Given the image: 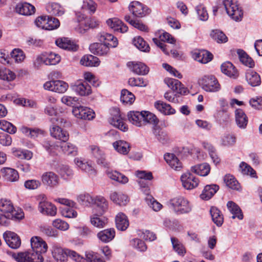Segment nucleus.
<instances>
[{"mask_svg":"<svg viewBox=\"0 0 262 262\" xmlns=\"http://www.w3.org/2000/svg\"><path fill=\"white\" fill-rule=\"evenodd\" d=\"M223 4L227 13L236 21H241L243 18V12L237 2L234 0H224Z\"/></svg>","mask_w":262,"mask_h":262,"instance_id":"7ed1b4c3","label":"nucleus"},{"mask_svg":"<svg viewBox=\"0 0 262 262\" xmlns=\"http://www.w3.org/2000/svg\"><path fill=\"white\" fill-rule=\"evenodd\" d=\"M114 148L119 153L127 154L129 150V145L128 143L122 140L116 141L113 143Z\"/></svg>","mask_w":262,"mask_h":262,"instance_id":"864d4df0","label":"nucleus"},{"mask_svg":"<svg viewBox=\"0 0 262 262\" xmlns=\"http://www.w3.org/2000/svg\"><path fill=\"white\" fill-rule=\"evenodd\" d=\"M45 90L51 91L58 93H65L69 88V85L62 80H52L46 82L43 84Z\"/></svg>","mask_w":262,"mask_h":262,"instance_id":"0eeeda50","label":"nucleus"},{"mask_svg":"<svg viewBox=\"0 0 262 262\" xmlns=\"http://www.w3.org/2000/svg\"><path fill=\"white\" fill-rule=\"evenodd\" d=\"M47 10L51 15L60 16L64 13V9L58 3H49L47 6Z\"/></svg>","mask_w":262,"mask_h":262,"instance_id":"4c0bfd02","label":"nucleus"},{"mask_svg":"<svg viewBox=\"0 0 262 262\" xmlns=\"http://www.w3.org/2000/svg\"><path fill=\"white\" fill-rule=\"evenodd\" d=\"M7 244L12 249H17L19 247L21 241L18 236L15 233L11 231L5 232L3 234Z\"/></svg>","mask_w":262,"mask_h":262,"instance_id":"ddd939ff","label":"nucleus"},{"mask_svg":"<svg viewBox=\"0 0 262 262\" xmlns=\"http://www.w3.org/2000/svg\"><path fill=\"white\" fill-rule=\"evenodd\" d=\"M99 62V59L92 55H85L80 60V63L85 67H97Z\"/></svg>","mask_w":262,"mask_h":262,"instance_id":"79ce46f5","label":"nucleus"},{"mask_svg":"<svg viewBox=\"0 0 262 262\" xmlns=\"http://www.w3.org/2000/svg\"><path fill=\"white\" fill-rule=\"evenodd\" d=\"M97 4L93 0H84L81 9L83 12L88 11L90 14H93L96 10Z\"/></svg>","mask_w":262,"mask_h":262,"instance_id":"bf43d9fd","label":"nucleus"},{"mask_svg":"<svg viewBox=\"0 0 262 262\" xmlns=\"http://www.w3.org/2000/svg\"><path fill=\"white\" fill-rule=\"evenodd\" d=\"M212 38L217 43H225L228 41L226 35L221 31L219 30H213L211 33Z\"/></svg>","mask_w":262,"mask_h":262,"instance_id":"680f3d73","label":"nucleus"},{"mask_svg":"<svg viewBox=\"0 0 262 262\" xmlns=\"http://www.w3.org/2000/svg\"><path fill=\"white\" fill-rule=\"evenodd\" d=\"M91 150L92 154L97 159V161L98 164H102L105 167L108 166V164L105 161L103 152L100 150L98 146L92 145L91 146Z\"/></svg>","mask_w":262,"mask_h":262,"instance_id":"c03bdc74","label":"nucleus"},{"mask_svg":"<svg viewBox=\"0 0 262 262\" xmlns=\"http://www.w3.org/2000/svg\"><path fill=\"white\" fill-rule=\"evenodd\" d=\"M128 120L133 124L137 126H141L143 125V119L144 115L143 112H130L127 115Z\"/></svg>","mask_w":262,"mask_h":262,"instance_id":"7c9ffc66","label":"nucleus"},{"mask_svg":"<svg viewBox=\"0 0 262 262\" xmlns=\"http://www.w3.org/2000/svg\"><path fill=\"white\" fill-rule=\"evenodd\" d=\"M41 59L46 65H55L60 62L61 58L59 54L51 52L47 55L46 57Z\"/></svg>","mask_w":262,"mask_h":262,"instance_id":"09e8293b","label":"nucleus"},{"mask_svg":"<svg viewBox=\"0 0 262 262\" xmlns=\"http://www.w3.org/2000/svg\"><path fill=\"white\" fill-rule=\"evenodd\" d=\"M165 83L173 91L180 94H185L187 92V89L177 79L167 78L164 79Z\"/></svg>","mask_w":262,"mask_h":262,"instance_id":"2eb2a0df","label":"nucleus"},{"mask_svg":"<svg viewBox=\"0 0 262 262\" xmlns=\"http://www.w3.org/2000/svg\"><path fill=\"white\" fill-rule=\"evenodd\" d=\"M0 128L9 134H14L17 130L12 123L4 120H0Z\"/></svg>","mask_w":262,"mask_h":262,"instance_id":"0e129e2a","label":"nucleus"},{"mask_svg":"<svg viewBox=\"0 0 262 262\" xmlns=\"http://www.w3.org/2000/svg\"><path fill=\"white\" fill-rule=\"evenodd\" d=\"M210 171V165L206 163L198 164L191 167V171L201 176H207Z\"/></svg>","mask_w":262,"mask_h":262,"instance_id":"72a5a7b5","label":"nucleus"},{"mask_svg":"<svg viewBox=\"0 0 262 262\" xmlns=\"http://www.w3.org/2000/svg\"><path fill=\"white\" fill-rule=\"evenodd\" d=\"M219 189V186L215 184L207 185L205 186L200 198L205 200L211 199Z\"/></svg>","mask_w":262,"mask_h":262,"instance_id":"393cba45","label":"nucleus"},{"mask_svg":"<svg viewBox=\"0 0 262 262\" xmlns=\"http://www.w3.org/2000/svg\"><path fill=\"white\" fill-rule=\"evenodd\" d=\"M221 68L222 72L230 78L235 79L238 76L237 70L230 62H224L222 64Z\"/></svg>","mask_w":262,"mask_h":262,"instance_id":"5701e85b","label":"nucleus"},{"mask_svg":"<svg viewBox=\"0 0 262 262\" xmlns=\"http://www.w3.org/2000/svg\"><path fill=\"white\" fill-rule=\"evenodd\" d=\"M0 211L3 213H10L11 215H8V217L11 216V219H21L24 217L23 212L18 213H14V208L11 201L2 199L0 200Z\"/></svg>","mask_w":262,"mask_h":262,"instance_id":"6e6552de","label":"nucleus"},{"mask_svg":"<svg viewBox=\"0 0 262 262\" xmlns=\"http://www.w3.org/2000/svg\"><path fill=\"white\" fill-rule=\"evenodd\" d=\"M144 115L143 119V125H145L146 123L156 125L159 123V120L156 116L148 111L143 112Z\"/></svg>","mask_w":262,"mask_h":262,"instance_id":"4d7b16f0","label":"nucleus"},{"mask_svg":"<svg viewBox=\"0 0 262 262\" xmlns=\"http://www.w3.org/2000/svg\"><path fill=\"white\" fill-rule=\"evenodd\" d=\"M3 177L10 182H16L19 179L18 172L14 169L5 167L1 169Z\"/></svg>","mask_w":262,"mask_h":262,"instance_id":"a878e982","label":"nucleus"},{"mask_svg":"<svg viewBox=\"0 0 262 262\" xmlns=\"http://www.w3.org/2000/svg\"><path fill=\"white\" fill-rule=\"evenodd\" d=\"M153 133L157 140L163 144L169 142L170 139L166 132L159 128H154Z\"/></svg>","mask_w":262,"mask_h":262,"instance_id":"a18cd8bd","label":"nucleus"},{"mask_svg":"<svg viewBox=\"0 0 262 262\" xmlns=\"http://www.w3.org/2000/svg\"><path fill=\"white\" fill-rule=\"evenodd\" d=\"M212 221L217 226H221L224 222L223 215L221 211L215 207H212L210 210Z\"/></svg>","mask_w":262,"mask_h":262,"instance_id":"a19ab883","label":"nucleus"},{"mask_svg":"<svg viewBox=\"0 0 262 262\" xmlns=\"http://www.w3.org/2000/svg\"><path fill=\"white\" fill-rule=\"evenodd\" d=\"M128 9L134 16L138 17H142L148 13L147 7L138 1L130 3Z\"/></svg>","mask_w":262,"mask_h":262,"instance_id":"f8f14e48","label":"nucleus"},{"mask_svg":"<svg viewBox=\"0 0 262 262\" xmlns=\"http://www.w3.org/2000/svg\"><path fill=\"white\" fill-rule=\"evenodd\" d=\"M11 57L16 62H20L25 58V55L24 52L19 49H14L11 52Z\"/></svg>","mask_w":262,"mask_h":262,"instance_id":"338daca9","label":"nucleus"},{"mask_svg":"<svg viewBox=\"0 0 262 262\" xmlns=\"http://www.w3.org/2000/svg\"><path fill=\"white\" fill-rule=\"evenodd\" d=\"M127 65L133 72L138 75H145L149 72L148 68L141 62H128Z\"/></svg>","mask_w":262,"mask_h":262,"instance_id":"f3484780","label":"nucleus"},{"mask_svg":"<svg viewBox=\"0 0 262 262\" xmlns=\"http://www.w3.org/2000/svg\"><path fill=\"white\" fill-rule=\"evenodd\" d=\"M154 106L160 112L166 115L174 114L176 113L175 110L170 105L162 101H156Z\"/></svg>","mask_w":262,"mask_h":262,"instance_id":"c756f323","label":"nucleus"},{"mask_svg":"<svg viewBox=\"0 0 262 262\" xmlns=\"http://www.w3.org/2000/svg\"><path fill=\"white\" fill-rule=\"evenodd\" d=\"M133 43L139 50L142 52H148L149 51V46L146 41L140 36L135 37Z\"/></svg>","mask_w":262,"mask_h":262,"instance_id":"de8ad7c7","label":"nucleus"},{"mask_svg":"<svg viewBox=\"0 0 262 262\" xmlns=\"http://www.w3.org/2000/svg\"><path fill=\"white\" fill-rule=\"evenodd\" d=\"M246 78L252 86H256L261 83L260 76L255 71L249 70L246 74Z\"/></svg>","mask_w":262,"mask_h":262,"instance_id":"58836bf2","label":"nucleus"},{"mask_svg":"<svg viewBox=\"0 0 262 262\" xmlns=\"http://www.w3.org/2000/svg\"><path fill=\"white\" fill-rule=\"evenodd\" d=\"M110 48L107 44L101 42V43L97 42L91 45L90 50L94 54L104 55L108 52Z\"/></svg>","mask_w":262,"mask_h":262,"instance_id":"b1692460","label":"nucleus"},{"mask_svg":"<svg viewBox=\"0 0 262 262\" xmlns=\"http://www.w3.org/2000/svg\"><path fill=\"white\" fill-rule=\"evenodd\" d=\"M195 59L202 63H206L211 61L213 58L212 54L206 50L199 51L195 55Z\"/></svg>","mask_w":262,"mask_h":262,"instance_id":"49530a36","label":"nucleus"},{"mask_svg":"<svg viewBox=\"0 0 262 262\" xmlns=\"http://www.w3.org/2000/svg\"><path fill=\"white\" fill-rule=\"evenodd\" d=\"M116 226L119 230L125 231L128 227L129 221L126 215L122 213H118L115 218Z\"/></svg>","mask_w":262,"mask_h":262,"instance_id":"bb28decb","label":"nucleus"},{"mask_svg":"<svg viewBox=\"0 0 262 262\" xmlns=\"http://www.w3.org/2000/svg\"><path fill=\"white\" fill-rule=\"evenodd\" d=\"M237 54L240 61L244 64L250 68H252L254 66V62L253 59L245 51L242 50H238Z\"/></svg>","mask_w":262,"mask_h":262,"instance_id":"5fc2aeb1","label":"nucleus"},{"mask_svg":"<svg viewBox=\"0 0 262 262\" xmlns=\"http://www.w3.org/2000/svg\"><path fill=\"white\" fill-rule=\"evenodd\" d=\"M99 40L100 42L107 44L109 47L115 48L118 45L117 38L111 34L105 32L100 34Z\"/></svg>","mask_w":262,"mask_h":262,"instance_id":"c85d7f7f","label":"nucleus"},{"mask_svg":"<svg viewBox=\"0 0 262 262\" xmlns=\"http://www.w3.org/2000/svg\"><path fill=\"white\" fill-rule=\"evenodd\" d=\"M106 24L108 26L115 31L123 33L126 32L128 30L127 26L121 20L116 17L108 19L106 21Z\"/></svg>","mask_w":262,"mask_h":262,"instance_id":"a211bd4d","label":"nucleus"},{"mask_svg":"<svg viewBox=\"0 0 262 262\" xmlns=\"http://www.w3.org/2000/svg\"><path fill=\"white\" fill-rule=\"evenodd\" d=\"M35 7L28 3H19L16 6V11L24 15H31L34 13Z\"/></svg>","mask_w":262,"mask_h":262,"instance_id":"4be33fe9","label":"nucleus"},{"mask_svg":"<svg viewBox=\"0 0 262 262\" xmlns=\"http://www.w3.org/2000/svg\"><path fill=\"white\" fill-rule=\"evenodd\" d=\"M135 99L134 95L126 89L122 90L121 91L120 100L125 104H132Z\"/></svg>","mask_w":262,"mask_h":262,"instance_id":"13d9d810","label":"nucleus"},{"mask_svg":"<svg viewBox=\"0 0 262 262\" xmlns=\"http://www.w3.org/2000/svg\"><path fill=\"white\" fill-rule=\"evenodd\" d=\"M38 199L40 200L38 209L41 213L51 216H55L56 214L57 208L56 206L51 203L46 201L45 195H39Z\"/></svg>","mask_w":262,"mask_h":262,"instance_id":"423d86ee","label":"nucleus"},{"mask_svg":"<svg viewBox=\"0 0 262 262\" xmlns=\"http://www.w3.org/2000/svg\"><path fill=\"white\" fill-rule=\"evenodd\" d=\"M72 113L77 118L84 120L92 119L94 118L95 115L92 110L81 105L74 106L73 108Z\"/></svg>","mask_w":262,"mask_h":262,"instance_id":"9d476101","label":"nucleus"},{"mask_svg":"<svg viewBox=\"0 0 262 262\" xmlns=\"http://www.w3.org/2000/svg\"><path fill=\"white\" fill-rule=\"evenodd\" d=\"M31 245L33 251L46 253L48 249V245L40 237L33 236L31 239Z\"/></svg>","mask_w":262,"mask_h":262,"instance_id":"dca6fc26","label":"nucleus"},{"mask_svg":"<svg viewBox=\"0 0 262 262\" xmlns=\"http://www.w3.org/2000/svg\"><path fill=\"white\" fill-rule=\"evenodd\" d=\"M227 207L229 211L233 214L232 219L237 217L239 220H242L243 214L239 206L232 201H229L227 204Z\"/></svg>","mask_w":262,"mask_h":262,"instance_id":"37998d69","label":"nucleus"},{"mask_svg":"<svg viewBox=\"0 0 262 262\" xmlns=\"http://www.w3.org/2000/svg\"><path fill=\"white\" fill-rule=\"evenodd\" d=\"M106 173L109 178L120 183L125 184L128 181V178L125 175L117 171H108Z\"/></svg>","mask_w":262,"mask_h":262,"instance_id":"8fccbe9b","label":"nucleus"},{"mask_svg":"<svg viewBox=\"0 0 262 262\" xmlns=\"http://www.w3.org/2000/svg\"><path fill=\"white\" fill-rule=\"evenodd\" d=\"M147 203L155 211H158L161 210L162 205L154 199V198L149 195H147L145 199Z\"/></svg>","mask_w":262,"mask_h":262,"instance_id":"774afa93","label":"nucleus"},{"mask_svg":"<svg viewBox=\"0 0 262 262\" xmlns=\"http://www.w3.org/2000/svg\"><path fill=\"white\" fill-rule=\"evenodd\" d=\"M16 77L14 72L6 68L0 69V79L7 81L13 80Z\"/></svg>","mask_w":262,"mask_h":262,"instance_id":"052dcab7","label":"nucleus"},{"mask_svg":"<svg viewBox=\"0 0 262 262\" xmlns=\"http://www.w3.org/2000/svg\"><path fill=\"white\" fill-rule=\"evenodd\" d=\"M198 83L206 92H216L221 89L217 79L213 75H206L199 79Z\"/></svg>","mask_w":262,"mask_h":262,"instance_id":"39448f33","label":"nucleus"},{"mask_svg":"<svg viewBox=\"0 0 262 262\" xmlns=\"http://www.w3.org/2000/svg\"><path fill=\"white\" fill-rule=\"evenodd\" d=\"M43 183L51 187L56 186L59 183L58 177L53 172H47L42 176Z\"/></svg>","mask_w":262,"mask_h":262,"instance_id":"412c9836","label":"nucleus"},{"mask_svg":"<svg viewBox=\"0 0 262 262\" xmlns=\"http://www.w3.org/2000/svg\"><path fill=\"white\" fill-rule=\"evenodd\" d=\"M92 204L96 206V211L100 215H103L108 209V202L103 196H96Z\"/></svg>","mask_w":262,"mask_h":262,"instance_id":"aec40b11","label":"nucleus"},{"mask_svg":"<svg viewBox=\"0 0 262 262\" xmlns=\"http://www.w3.org/2000/svg\"><path fill=\"white\" fill-rule=\"evenodd\" d=\"M164 159L172 168L179 170L182 168L181 163L173 154H166L164 155Z\"/></svg>","mask_w":262,"mask_h":262,"instance_id":"2f4dec72","label":"nucleus"},{"mask_svg":"<svg viewBox=\"0 0 262 262\" xmlns=\"http://www.w3.org/2000/svg\"><path fill=\"white\" fill-rule=\"evenodd\" d=\"M74 206H64L61 210L63 216L68 218H75L77 216V212L73 209Z\"/></svg>","mask_w":262,"mask_h":262,"instance_id":"69168bd1","label":"nucleus"},{"mask_svg":"<svg viewBox=\"0 0 262 262\" xmlns=\"http://www.w3.org/2000/svg\"><path fill=\"white\" fill-rule=\"evenodd\" d=\"M224 181L226 186L229 188L238 190L240 188V185L235 178L230 174H227L224 177Z\"/></svg>","mask_w":262,"mask_h":262,"instance_id":"603ef678","label":"nucleus"},{"mask_svg":"<svg viewBox=\"0 0 262 262\" xmlns=\"http://www.w3.org/2000/svg\"><path fill=\"white\" fill-rule=\"evenodd\" d=\"M169 204L177 213H187L191 210L188 201L182 196H177L170 199Z\"/></svg>","mask_w":262,"mask_h":262,"instance_id":"20e7f679","label":"nucleus"},{"mask_svg":"<svg viewBox=\"0 0 262 262\" xmlns=\"http://www.w3.org/2000/svg\"><path fill=\"white\" fill-rule=\"evenodd\" d=\"M235 121L237 126L241 128H245L248 123V118L241 109H237L235 112Z\"/></svg>","mask_w":262,"mask_h":262,"instance_id":"f704fd0d","label":"nucleus"},{"mask_svg":"<svg viewBox=\"0 0 262 262\" xmlns=\"http://www.w3.org/2000/svg\"><path fill=\"white\" fill-rule=\"evenodd\" d=\"M44 147L50 154H54L55 153L54 149H56L58 147H60L64 154L69 156H75L77 154V147L73 144L67 142V141L58 142L54 144H51L47 142L45 143Z\"/></svg>","mask_w":262,"mask_h":262,"instance_id":"f03ea898","label":"nucleus"},{"mask_svg":"<svg viewBox=\"0 0 262 262\" xmlns=\"http://www.w3.org/2000/svg\"><path fill=\"white\" fill-rule=\"evenodd\" d=\"M110 123L122 131L125 132L127 129V126L124 123L120 115L118 114L115 115L111 119Z\"/></svg>","mask_w":262,"mask_h":262,"instance_id":"6e6d98bb","label":"nucleus"},{"mask_svg":"<svg viewBox=\"0 0 262 262\" xmlns=\"http://www.w3.org/2000/svg\"><path fill=\"white\" fill-rule=\"evenodd\" d=\"M21 131L27 136L31 138H36L43 134V132L38 128L31 129L27 127H23L21 128Z\"/></svg>","mask_w":262,"mask_h":262,"instance_id":"e2e57ef3","label":"nucleus"},{"mask_svg":"<svg viewBox=\"0 0 262 262\" xmlns=\"http://www.w3.org/2000/svg\"><path fill=\"white\" fill-rule=\"evenodd\" d=\"M71 87L77 94L81 96H87L92 93L91 86L85 80H77L71 85Z\"/></svg>","mask_w":262,"mask_h":262,"instance_id":"1a4fd4ad","label":"nucleus"},{"mask_svg":"<svg viewBox=\"0 0 262 262\" xmlns=\"http://www.w3.org/2000/svg\"><path fill=\"white\" fill-rule=\"evenodd\" d=\"M183 186L186 189L190 190L196 187L199 183V179L191 173L187 172L181 177Z\"/></svg>","mask_w":262,"mask_h":262,"instance_id":"9b49d317","label":"nucleus"},{"mask_svg":"<svg viewBox=\"0 0 262 262\" xmlns=\"http://www.w3.org/2000/svg\"><path fill=\"white\" fill-rule=\"evenodd\" d=\"M68 249L55 247L52 252L53 257L57 262H66L68 259Z\"/></svg>","mask_w":262,"mask_h":262,"instance_id":"473e14b6","label":"nucleus"},{"mask_svg":"<svg viewBox=\"0 0 262 262\" xmlns=\"http://www.w3.org/2000/svg\"><path fill=\"white\" fill-rule=\"evenodd\" d=\"M75 164L82 170L88 173L90 175H94L95 173V170L93 166L88 162H83L78 159L74 160Z\"/></svg>","mask_w":262,"mask_h":262,"instance_id":"3c124183","label":"nucleus"},{"mask_svg":"<svg viewBox=\"0 0 262 262\" xmlns=\"http://www.w3.org/2000/svg\"><path fill=\"white\" fill-rule=\"evenodd\" d=\"M110 199L113 202L120 206L125 205L128 202L127 196L120 192H112Z\"/></svg>","mask_w":262,"mask_h":262,"instance_id":"e433bc0d","label":"nucleus"},{"mask_svg":"<svg viewBox=\"0 0 262 262\" xmlns=\"http://www.w3.org/2000/svg\"><path fill=\"white\" fill-rule=\"evenodd\" d=\"M56 45L59 48L68 51H75L78 46L68 38L62 37L56 39Z\"/></svg>","mask_w":262,"mask_h":262,"instance_id":"6ab92c4d","label":"nucleus"},{"mask_svg":"<svg viewBox=\"0 0 262 262\" xmlns=\"http://www.w3.org/2000/svg\"><path fill=\"white\" fill-rule=\"evenodd\" d=\"M98 213L94 214L90 216L91 224L95 227L102 228L107 223V219L105 217H100Z\"/></svg>","mask_w":262,"mask_h":262,"instance_id":"c9c22d12","label":"nucleus"},{"mask_svg":"<svg viewBox=\"0 0 262 262\" xmlns=\"http://www.w3.org/2000/svg\"><path fill=\"white\" fill-rule=\"evenodd\" d=\"M45 113L46 114L52 117L51 118V121L53 124L57 123V124H61L63 122H65L63 118H59L57 116L56 109L53 106H47L45 109Z\"/></svg>","mask_w":262,"mask_h":262,"instance_id":"ea45409f","label":"nucleus"},{"mask_svg":"<svg viewBox=\"0 0 262 262\" xmlns=\"http://www.w3.org/2000/svg\"><path fill=\"white\" fill-rule=\"evenodd\" d=\"M99 24V20L86 17L82 12H75V20L73 22V26L79 33H84L89 28H95Z\"/></svg>","mask_w":262,"mask_h":262,"instance_id":"f257e3e1","label":"nucleus"},{"mask_svg":"<svg viewBox=\"0 0 262 262\" xmlns=\"http://www.w3.org/2000/svg\"><path fill=\"white\" fill-rule=\"evenodd\" d=\"M115 236V230L114 228H108L99 232L97 237L105 243L112 241Z\"/></svg>","mask_w":262,"mask_h":262,"instance_id":"cd10ccee","label":"nucleus"},{"mask_svg":"<svg viewBox=\"0 0 262 262\" xmlns=\"http://www.w3.org/2000/svg\"><path fill=\"white\" fill-rule=\"evenodd\" d=\"M54 124L50 128L51 135L53 137L61 140V142L67 141L69 138L68 133L59 127V124H57V123Z\"/></svg>","mask_w":262,"mask_h":262,"instance_id":"4468645a","label":"nucleus"}]
</instances>
